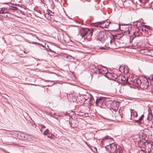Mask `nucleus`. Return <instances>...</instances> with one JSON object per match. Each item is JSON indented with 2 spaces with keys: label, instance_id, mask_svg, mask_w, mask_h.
<instances>
[{
  "label": "nucleus",
  "instance_id": "nucleus-5",
  "mask_svg": "<svg viewBox=\"0 0 153 153\" xmlns=\"http://www.w3.org/2000/svg\"><path fill=\"white\" fill-rule=\"evenodd\" d=\"M122 25H123V29L121 30L124 32L125 35L130 36L129 34L131 33H132V32L131 26L128 25L122 24Z\"/></svg>",
  "mask_w": 153,
  "mask_h": 153
},
{
  "label": "nucleus",
  "instance_id": "nucleus-30",
  "mask_svg": "<svg viewBox=\"0 0 153 153\" xmlns=\"http://www.w3.org/2000/svg\"><path fill=\"white\" fill-rule=\"evenodd\" d=\"M149 116H148V117L147 118V119L148 120H150V117L149 116H153L152 115V113L151 111V112L150 113V111H149Z\"/></svg>",
  "mask_w": 153,
  "mask_h": 153
},
{
  "label": "nucleus",
  "instance_id": "nucleus-6",
  "mask_svg": "<svg viewBox=\"0 0 153 153\" xmlns=\"http://www.w3.org/2000/svg\"><path fill=\"white\" fill-rule=\"evenodd\" d=\"M120 78V80L122 82H123V85H128L130 87H131V85L132 84H128L129 83H131V81L130 80H132V79L134 78H127L126 79L125 76H121L119 77V79Z\"/></svg>",
  "mask_w": 153,
  "mask_h": 153
},
{
  "label": "nucleus",
  "instance_id": "nucleus-31",
  "mask_svg": "<svg viewBox=\"0 0 153 153\" xmlns=\"http://www.w3.org/2000/svg\"><path fill=\"white\" fill-rule=\"evenodd\" d=\"M89 97L88 95V96L87 95H85L84 97V98L85 99V102L86 100H88V99H89Z\"/></svg>",
  "mask_w": 153,
  "mask_h": 153
},
{
  "label": "nucleus",
  "instance_id": "nucleus-32",
  "mask_svg": "<svg viewBox=\"0 0 153 153\" xmlns=\"http://www.w3.org/2000/svg\"><path fill=\"white\" fill-rule=\"evenodd\" d=\"M138 21H137L134 22H133L134 25L136 26V27H137V22Z\"/></svg>",
  "mask_w": 153,
  "mask_h": 153
},
{
  "label": "nucleus",
  "instance_id": "nucleus-19",
  "mask_svg": "<svg viewBox=\"0 0 153 153\" xmlns=\"http://www.w3.org/2000/svg\"><path fill=\"white\" fill-rule=\"evenodd\" d=\"M143 25H142L141 23L139 21L137 22V28L139 30L142 28V27L143 26Z\"/></svg>",
  "mask_w": 153,
  "mask_h": 153
},
{
  "label": "nucleus",
  "instance_id": "nucleus-34",
  "mask_svg": "<svg viewBox=\"0 0 153 153\" xmlns=\"http://www.w3.org/2000/svg\"><path fill=\"white\" fill-rule=\"evenodd\" d=\"M102 68L103 69V71H107V68H105V67H102V68Z\"/></svg>",
  "mask_w": 153,
  "mask_h": 153
},
{
  "label": "nucleus",
  "instance_id": "nucleus-2",
  "mask_svg": "<svg viewBox=\"0 0 153 153\" xmlns=\"http://www.w3.org/2000/svg\"><path fill=\"white\" fill-rule=\"evenodd\" d=\"M138 146L141 149L139 152H143L144 153H149L150 152H153V144L151 142L140 140L138 142Z\"/></svg>",
  "mask_w": 153,
  "mask_h": 153
},
{
  "label": "nucleus",
  "instance_id": "nucleus-11",
  "mask_svg": "<svg viewBox=\"0 0 153 153\" xmlns=\"http://www.w3.org/2000/svg\"><path fill=\"white\" fill-rule=\"evenodd\" d=\"M95 30L93 28H91V29L88 32V34L86 35V38L88 40H90L91 38L92 35L93 33L95 32Z\"/></svg>",
  "mask_w": 153,
  "mask_h": 153
},
{
  "label": "nucleus",
  "instance_id": "nucleus-13",
  "mask_svg": "<svg viewBox=\"0 0 153 153\" xmlns=\"http://www.w3.org/2000/svg\"><path fill=\"white\" fill-rule=\"evenodd\" d=\"M140 30L142 31H145L146 32H148V31L152 30V29L150 27L146 25H143V26L142 27V28L140 29Z\"/></svg>",
  "mask_w": 153,
  "mask_h": 153
},
{
  "label": "nucleus",
  "instance_id": "nucleus-29",
  "mask_svg": "<svg viewBox=\"0 0 153 153\" xmlns=\"http://www.w3.org/2000/svg\"><path fill=\"white\" fill-rule=\"evenodd\" d=\"M149 53V55L153 57V49L150 50Z\"/></svg>",
  "mask_w": 153,
  "mask_h": 153
},
{
  "label": "nucleus",
  "instance_id": "nucleus-26",
  "mask_svg": "<svg viewBox=\"0 0 153 153\" xmlns=\"http://www.w3.org/2000/svg\"><path fill=\"white\" fill-rule=\"evenodd\" d=\"M125 69H124V71L123 72V73L125 74H127L128 72V67L127 66H125Z\"/></svg>",
  "mask_w": 153,
  "mask_h": 153
},
{
  "label": "nucleus",
  "instance_id": "nucleus-28",
  "mask_svg": "<svg viewBox=\"0 0 153 153\" xmlns=\"http://www.w3.org/2000/svg\"><path fill=\"white\" fill-rule=\"evenodd\" d=\"M49 131L48 129H46L44 132L43 134L44 135H48L49 134Z\"/></svg>",
  "mask_w": 153,
  "mask_h": 153
},
{
  "label": "nucleus",
  "instance_id": "nucleus-4",
  "mask_svg": "<svg viewBox=\"0 0 153 153\" xmlns=\"http://www.w3.org/2000/svg\"><path fill=\"white\" fill-rule=\"evenodd\" d=\"M117 44H118L117 42H116L114 39H112L106 42L105 44V46L107 48L114 49H117L119 47Z\"/></svg>",
  "mask_w": 153,
  "mask_h": 153
},
{
  "label": "nucleus",
  "instance_id": "nucleus-35",
  "mask_svg": "<svg viewBox=\"0 0 153 153\" xmlns=\"http://www.w3.org/2000/svg\"><path fill=\"white\" fill-rule=\"evenodd\" d=\"M35 44H38L39 45H40V46H42L43 47H44V46H43V45H42V44H40L39 43H37V42H35Z\"/></svg>",
  "mask_w": 153,
  "mask_h": 153
},
{
  "label": "nucleus",
  "instance_id": "nucleus-25",
  "mask_svg": "<svg viewBox=\"0 0 153 153\" xmlns=\"http://www.w3.org/2000/svg\"><path fill=\"white\" fill-rule=\"evenodd\" d=\"M88 95L89 97H90L89 99V100L88 102V103L89 104H91L92 102V98L91 97V95L89 94H88Z\"/></svg>",
  "mask_w": 153,
  "mask_h": 153
},
{
  "label": "nucleus",
  "instance_id": "nucleus-9",
  "mask_svg": "<svg viewBox=\"0 0 153 153\" xmlns=\"http://www.w3.org/2000/svg\"><path fill=\"white\" fill-rule=\"evenodd\" d=\"M90 30L89 28H82L80 30V34L82 37H84L88 34Z\"/></svg>",
  "mask_w": 153,
  "mask_h": 153
},
{
  "label": "nucleus",
  "instance_id": "nucleus-14",
  "mask_svg": "<svg viewBox=\"0 0 153 153\" xmlns=\"http://www.w3.org/2000/svg\"><path fill=\"white\" fill-rule=\"evenodd\" d=\"M101 66L100 65L98 66L97 68V73L99 74H104L105 73L102 72L103 69L102 68H101Z\"/></svg>",
  "mask_w": 153,
  "mask_h": 153
},
{
  "label": "nucleus",
  "instance_id": "nucleus-36",
  "mask_svg": "<svg viewBox=\"0 0 153 153\" xmlns=\"http://www.w3.org/2000/svg\"><path fill=\"white\" fill-rule=\"evenodd\" d=\"M47 18L48 19V20H50L51 19V17H50V16H47Z\"/></svg>",
  "mask_w": 153,
  "mask_h": 153
},
{
  "label": "nucleus",
  "instance_id": "nucleus-16",
  "mask_svg": "<svg viewBox=\"0 0 153 153\" xmlns=\"http://www.w3.org/2000/svg\"><path fill=\"white\" fill-rule=\"evenodd\" d=\"M137 31H136L135 32H132V33L134 35V37L136 36H140L142 35V32H140V30L138 29Z\"/></svg>",
  "mask_w": 153,
  "mask_h": 153
},
{
  "label": "nucleus",
  "instance_id": "nucleus-1",
  "mask_svg": "<svg viewBox=\"0 0 153 153\" xmlns=\"http://www.w3.org/2000/svg\"><path fill=\"white\" fill-rule=\"evenodd\" d=\"M131 83L128 84H132V85L135 86L137 88L140 87L142 89H146L147 92L149 87L151 86H149V81L146 77L142 78L141 79L134 78L132 79V80H130Z\"/></svg>",
  "mask_w": 153,
  "mask_h": 153
},
{
  "label": "nucleus",
  "instance_id": "nucleus-8",
  "mask_svg": "<svg viewBox=\"0 0 153 153\" xmlns=\"http://www.w3.org/2000/svg\"><path fill=\"white\" fill-rule=\"evenodd\" d=\"M105 97H97L96 101V104L97 106H100L102 105L104 101Z\"/></svg>",
  "mask_w": 153,
  "mask_h": 153
},
{
  "label": "nucleus",
  "instance_id": "nucleus-22",
  "mask_svg": "<svg viewBox=\"0 0 153 153\" xmlns=\"http://www.w3.org/2000/svg\"><path fill=\"white\" fill-rule=\"evenodd\" d=\"M143 117L144 115L142 114L138 120H137L134 119V120L136 123H140L141 120L143 119Z\"/></svg>",
  "mask_w": 153,
  "mask_h": 153
},
{
  "label": "nucleus",
  "instance_id": "nucleus-3",
  "mask_svg": "<svg viewBox=\"0 0 153 153\" xmlns=\"http://www.w3.org/2000/svg\"><path fill=\"white\" fill-rule=\"evenodd\" d=\"M106 148L110 153H123L122 148L119 146L114 143L107 146Z\"/></svg>",
  "mask_w": 153,
  "mask_h": 153
},
{
  "label": "nucleus",
  "instance_id": "nucleus-27",
  "mask_svg": "<svg viewBox=\"0 0 153 153\" xmlns=\"http://www.w3.org/2000/svg\"><path fill=\"white\" fill-rule=\"evenodd\" d=\"M125 67L123 66H120V67L119 70L120 71L122 72L123 73L124 71Z\"/></svg>",
  "mask_w": 153,
  "mask_h": 153
},
{
  "label": "nucleus",
  "instance_id": "nucleus-24",
  "mask_svg": "<svg viewBox=\"0 0 153 153\" xmlns=\"http://www.w3.org/2000/svg\"><path fill=\"white\" fill-rule=\"evenodd\" d=\"M4 15L2 16V17L4 18H9L10 17V14L7 12V13L4 14Z\"/></svg>",
  "mask_w": 153,
  "mask_h": 153
},
{
  "label": "nucleus",
  "instance_id": "nucleus-39",
  "mask_svg": "<svg viewBox=\"0 0 153 153\" xmlns=\"http://www.w3.org/2000/svg\"><path fill=\"white\" fill-rule=\"evenodd\" d=\"M107 24H105V25H108V27L109 26V23H108V22H107Z\"/></svg>",
  "mask_w": 153,
  "mask_h": 153
},
{
  "label": "nucleus",
  "instance_id": "nucleus-18",
  "mask_svg": "<svg viewBox=\"0 0 153 153\" xmlns=\"http://www.w3.org/2000/svg\"><path fill=\"white\" fill-rule=\"evenodd\" d=\"M106 23L105 21L100 22V27L101 28H107L108 27V25L107 26L105 25V23Z\"/></svg>",
  "mask_w": 153,
  "mask_h": 153
},
{
  "label": "nucleus",
  "instance_id": "nucleus-15",
  "mask_svg": "<svg viewBox=\"0 0 153 153\" xmlns=\"http://www.w3.org/2000/svg\"><path fill=\"white\" fill-rule=\"evenodd\" d=\"M131 111V117H132L134 119L135 117H137L138 114L137 112L134 111L133 110L130 109Z\"/></svg>",
  "mask_w": 153,
  "mask_h": 153
},
{
  "label": "nucleus",
  "instance_id": "nucleus-40",
  "mask_svg": "<svg viewBox=\"0 0 153 153\" xmlns=\"http://www.w3.org/2000/svg\"><path fill=\"white\" fill-rule=\"evenodd\" d=\"M51 52H52V53H56V52H55V51H53V50H52V51H51Z\"/></svg>",
  "mask_w": 153,
  "mask_h": 153
},
{
  "label": "nucleus",
  "instance_id": "nucleus-12",
  "mask_svg": "<svg viewBox=\"0 0 153 153\" xmlns=\"http://www.w3.org/2000/svg\"><path fill=\"white\" fill-rule=\"evenodd\" d=\"M104 33L103 32H100L97 33V37L96 38L99 41L101 40L104 37Z\"/></svg>",
  "mask_w": 153,
  "mask_h": 153
},
{
  "label": "nucleus",
  "instance_id": "nucleus-42",
  "mask_svg": "<svg viewBox=\"0 0 153 153\" xmlns=\"http://www.w3.org/2000/svg\"><path fill=\"white\" fill-rule=\"evenodd\" d=\"M14 8H15L14 9L15 10H17L18 9L16 7H15Z\"/></svg>",
  "mask_w": 153,
  "mask_h": 153
},
{
  "label": "nucleus",
  "instance_id": "nucleus-23",
  "mask_svg": "<svg viewBox=\"0 0 153 153\" xmlns=\"http://www.w3.org/2000/svg\"><path fill=\"white\" fill-rule=\"evenodd\" d=\"M100 22H96L91 24V25L93 27H100Z\"/></svg>",
  "mask_w": 153,
  "mask_h": 153
},
{
  "label": "nucleus",
  "instance_id": "nucleus-21",
  "mask_svg": "<svg viewBox=\"0 0 153 153\" xmlns=\"http://www.w3.org/2000/svg\"><path fill=\"white\" fill-rule=\"evenodd\" d=\"M7 13V10L6 8H2L0 10V14H6Z\"/></svg>",
  "mask_w": 153,
  "mask_h": 153
},
{
  "label": "nucleus",
  "instance_id": "nucleus-17",
  "mask_svg": "<svg viewBox=\"0 0 153 153\" xmlns=\"http://www.w3.org/2000/svg\"><path fill=\"white\" fill-rule=\"evenodd\" d=\"M110 139L111 140H113V139L111 137L109 136H107L105 137L102 140V141H101V143L102 145H104V144L106 140H107Z\"/></svg>",
  "mask_w": 153,
  "mask_h": 153
},
{
  "label": "nucleus",
  "instance_id": "nucleus-10",
  "mask_svg": "<svg viewBox=\"0 0 153 153\" xmlns=\"http://www.w3.org/2000/svg\"><path fill=\"white\" fill-rule=\"evenodd\" d=\"M67 96L68 100H69L71 102H74L77 100V97L75 96L74 93L67 94Z\"/></svg>",
  "mask_w": 153,
  "mask_h": 153
},
{
  "label": "nucleus",
  "instance_id": "nucleus-45",
  "mask_svg": "<svg viewBox=\"0 0 153 153\" xmlns=\"http://www.w3.org/2000/svg\"><path fill=\"white\" fill-rule=\"evenodd\" d=\"M20 1H21V0H18V2H20Z\"/></svg>",
  "mask_w": 153,
  "mask_h": 153
},
{
  "label": "nucleus",
  "instance_id": "nucleus-43",
  "mask_svg": "<svg viewBox=\"0 0 153 153\" xmlns=\"http://www.w3.org/2000/svg\"><path fill=\"white\" fill-rule=\"evenodd\" d=\"M116 103V102H112V104L113 105H114V103Z\"/></svg>",
  "mask_w": 153,
  "mask_h": 153
},
{
  "label": "nucleus",
  "instance_id": "nucleus-38",
  "mask_svg": "<svg viewBox=\"0 0 153 153\" xmlns=\"http://www.w3.org/2000/svg\"><path fill=\"white\" fill-rule=\"evenodd\" d=\"M119 116L121 118H122V115H121V114H120V110H119Z\"/></svg>",
  "mask_w": 153,
  "mask_h": 153
},
{
  "label": "nucleus",
  "instance_id": "nucleus-37",
  "mask_svg": "<svg viewBox=\"0 0 153 153\" xmlns=\"http://www.w3.org/2000/svg\"><path fill=\"white\" fill-rule=\"evenodd\" d=\"M42 3L45 4V2L46 0H40Z\"/></svg>",
  "mask_w": 153,
  "mask_h": 153
},
{
  "label": "nucleus",
  "instance_id": "nucleus-20",
  "mask_svg": "<svg viewBox=\"0 0 153 153\" xmlns=\"http://www.w3.org/2000/svg\"><path fill=\"white\" fill-rule=\"evenodd\" d=\"M47 12H48V13L46 14L45 15V17H46L47 16H53V14L54 13L52 12L51 10H47Z\"/></svg>",
  "mask_w": 153,
  "mask_h": 153
},
{
  "label": "nucleus",
  "instance_id": "nucleus-44",
  "mask_svg": "<svg viewBox=\"0 0 153 153\" xmlns=\"http://www.w3.org/2000/svg\"><path fill=\"white\" fill-rule=\"evenodd\" d=\"M49 51H50V52H51V51H52V50L50 49V48H49Z\"/></svg>",
  "mask_w": 153,
  "mask_h": 153
},
{
  "label": "nucleus",
  "instance_id": "nucleus-7",
  "mask_svg": "<svg viewBox=\"0 0 153 153\" xmlns=\"http://www.w3.org/2000/svg\"><path fill=\"white\" fill-rule=\"evenodd\" d=\"M17 137L19 138H21V139L25 140H30L31 139V136L28 134H25L21 132H19L17 134Z\"/></svg>",
  "mask_w": 153,
  "mask_h": 153
},
{
  "label": "nucleus",
  "instance_id": "nucleus-33",
  "mask_svg": "<svg viewBox=\"0 0 153 153\" xmlns=\"http://www.w3.org/2000/svg\"><path fill=\"white\" fill-rule=\"evenodd\" d=\"M53 136H54V135H53L52 134H51V135H48V137L51 139L53 138Z\"/></svg>",
  "mask_w": 153,
  "mask_h": 153
},
{
  "label": "nucleus",
  "instance_id": "nucleus-41",
  "mask_svg": "<svg viewBox=\"0 0 153 153\" xmlns=\"http://www.w3.org/2000/svg\"><path fill=\"white\" fill-rule=\"evenodd\" d=\"M42 127L43 128H45V126H44V125H42Z\"/></svg>",
  "mask_w": 153,
  "mask_h": 153
}]
</instances>
